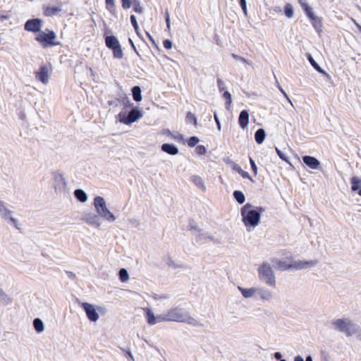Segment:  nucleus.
<instances>
[{"label":"nucleus","mask_w":361,"mask_h":361,"mask_svg":"<svg viewBox=\"0 0 361 361\" xmlns=\"http://www.w3.org/2000/svg\"><path fill=\"white\" fill-rule=\"evenodd\" d=\"M159 319V321L185 323L192 326H202V324L197 319L190 316L183 309L178 307L168 310L163 313V317Z\"/></svg>","instance_id":"1"},{"label":"nucleus","mask_w":361,"mask_h":361,"mask_svg":"<svg viewBox=\"0 0 361 361\" xmlns=\"http://www.w3.org/2000/svg\"><path fill=\"white\" fill-rule=\"evenodd\" d=\"M264 212V209L259 207L257 209H253V206L250 204H245L240 209V214L242 221L245 226L247 227V231L250 228L256 227L260 221L261 212Z\"/></svg>","instance_id":"2"},{"label":"nucleus","mask_w":361,"mask_h":361,"mask_svg":"<svg viewBox=\"0 0 361 361\" xmlns=\"http://www.w3.org/2000/svg\"><path fill=\"white\" fill-rule=\"evenodd\" d=\"M334 329L339 332L344 333L347 337L360 331V327L348 318H341L332 322Z\"/></svg>","instance_id":"3"},{"label":"nucleus","mask_w":361,"mask_h":361,"mask_svg":"<svg viewBox=\"0 0 361 361\" xmlns=\"http://www.w3.org/2000/svg\"><path fill=\"white\" fill-rule=\"evenodd\" d=\"M260 281L271 287L276 286V277L271 266L268 262L262 263L257 269Z\"/></svg>","instance_id":"4"},{"label":"nucleus","mask_w":361,"mask_h":361,"mask_svg":"<svg viewBox=\"0 0 361 361\" xmlns=\"http://www.w3.org/2000/svg\"><path fill=\"white\" fill-rule=\"evenodd\" d=\"M94 207L99 216H101L109 222H114L116 216L107 208L104 199L101 196H97L94 199Z\"/></svg>","instance_id":"5"},{"label":"nucleus","mask_w":361,"mask_h":361,"mask_svg":"<svg viewBox=\"0 0 361 361\" xmlns=\"http://www.w3.org/2000/svg\"><path fill=\"white\" fill-rule=\"evenodd\" d=\"M52 186L56 194H66L68 191V183L65 177L61 173H54Z\"/></svg>","instance_id":"6"},{"label":"nucleus","mask_w":361,"mask_h":361,"mask_svg":"<svg viewBox=\"0 0 361 361\" xmlns=\"http://www.w3.org/2000/svg\"><path fill=\"white\" fill-rule=\"evenodd\" d=\"M56 38V35L54 31H49L48 33L41 32L36 37V40L39 42L43 47L46 48L49 46L57 45L58 43L54 40Z\"/></svg>","instance_id":"7"},{"label":"nucleus","mask_w":361,"mask_h":361,"mask_svg":"<svg viewBox=\"0 0 361 361\" xmlns=\"http://www.w3.org/2000/svg\"><path fill=\"white\" fill-rule=\"evenodd\" d=\"M142 116V114L137 109H133L130 111L128 116H126L124 112H121L118 114L119 121L124 124H130L135 122Z\"/></svg>","instance_id":"8"},{"label":"nucleus","mask_w":361,"mask_h":361,"mask_svg":"<svg viewBox=\"0 0 361 361\" xmlns=\"http://www.w3.org/2000/svg\"><path fill=\"white\" fill-rule=\"evenodd\" d=\"M0 214L2 219L17 227L18 221L12 217L13 212L7 208L5 202L0 200Z\"/></svg>","instance_id":"9"},{"label":"nucleus","mask_w":361,"mask_h":361,"mask_svg":"<svg viewBox=\"0 0 361 361\" xmlns=\"http://www.w3.org/2000/svg\"><path fill=\"white\" fill-rule=\"evenodd\" d=\"M256 298L262 302H269L274 298V293L266 287H257Z\"/></svg>","instance_id":"10"},{"label":"nucleus","mask_w":361,"mask_h":361,"mask_svg":"<svg viewBox=\"0 0 361 361\" xmlns=\"http://www.w3.org/2000/svg\"><path fill=\"white\" fill-rule=\"evenodd\" d=\"M82 307L85 311L86 315L87 318L93 322H97L99 319V314L97 312V310L94 305L87 303L83 302L82 303Z\"/></svg>","instance_id":"11"},{"label":"nucleus","mask_w":361,"mask_h":361,"mask_svg":"<svg viewBox=\"0 0 361 361\" xmlns=\"http://www.w3.org/2000/svg\"><path fill=\"white\" fill-rule=\"evenodd\" d=\"M318 264L317 260H298L292 263V269L302 270L312 268Z\"/></svg>","instance_id":"12"},{"label":"nucleus","mask_w":361,"mask_h":361,"mask_svg":"<svg viewBox=\"0 0 361 361\" xmlns=\"http://www.w3.org/2000/svg\"><path fill=\"white\" fill-rule=\"evenodd\" d=\"M82 219L87 224L94 226L97 228H99L102 224L99 215L92 212L84 214Z\"/></svg>","instance_id":"13"},{"label":"nucleus","mask_w":361,"mask_h":361,"mask_svg":"<svg viewBox=\"0 0 361 361\" xmlns=\"http://www.w3.org/2000/svg\"><path fill=\"white\" fill-rule=\"evenodd\" d=\"M42 27V20L39 18L28 20L25 24V30L29 32H37Z\"/></svg>","instance_id":"14"},{"label":"nucleus","mask_w":361,"mask_h":361,"mask_svg":"<svg viewBox=\"0 0 361 361\" xmlns=\"http://www.w3.org/2000/svg\"><path fill=\"white\" fill-rule=\"evenodd\" d=\"M35 78L43 84H47L49 78L48 67L45 65L42 66L39 71L36 72Z\"/></svg>","instance_id":"15"},{"label":"nucleus","mask_w":361,"mask_h":361,"mask_svg":"<svg viewBox=\"0 0 361 361\" xmlns=\"http://www.w3.org/2000/svg\"><path fill=\"white\" fill-rule=\"evenodd\" d=\"M302 161L311 169H317L320 166L319 161L314 157L305 155L302 157Z\"/></svg>","instance_id":"16"},{"label":"nucleus","mask_w":361,"mask_h":361,"mask_svg":"<svg viewBox=\"0 0 361 361\" xmlns=\"http://www.w3.org/2000/svg\"><path fill=\"white\" fill-rule=\"evenodd\" d=\"M163 317V313L161 314H159L157 316H155L150 309L147 310L146 318H147V322L150 325H154V324H156L157 323L164 322V321H159V317Z\"/></svg>","instance_id":"17"},{"label":"nucleus","mask_w":361,"mask_h":361,"mask_svg":"<svg viewBox=\"0 0 361 361\" xmlns=\"http://www.w3.org/2000/svg\"><path fill=\"white\" fill-rule=\"evenodd\" d=\"M238 289L240 291L243 296L246 299L253 297L256 298L257 287L245 288L238 286Z\"/></svg>","instance_id":"18"},{"label":"nucleus","mask_w":361,"mask_h":361,"mask_svg":"<svg viewBox=\"0 0 361 361\" xmlns=\"http://www.w3.org/2000/svg\"><path fill=\"white\" fill-rule=\"evenodd\" d=\"M43 9H44V15L48 17L56 16L62 10L61 6H44Z\"/></svg>","instance_id":"19"},{"label":"nucleus","mask_w":361,"mask_h":361,"mask_svg":"<svg viewBox=\"0 0 361 361\" xmlns=\"http://www.w3.org/2000/svg\"><path fill=\"white\" fill-rule=\"evenodd\" d=\"M238 123L242 128H245L249 123V114L247 110H243L239 115Z\"/></svg>","instance_id":"20"},{"label":"nucleus","mask_w":361,"mask_h":361,"mask_svg":"<svg viewBox=\"0 0 361 361\" xmlns=\"http://www.w3.org/2000/svg\"><path fill=\"white\" fill-rule=\"evenodd\" d=\"M161 150L171 155H176L179 152L178 148L176 145L169 143L163 144L161 145Z\"/></svg>","instance_id":"21"},{"label":"nucleus","mask_w":361,"mask_h":361,"mask_svg":"<svg viewBox=\"0 0 361 361\" xmlns=\"http://www.w3.org/2000/svg\"><path fill=\"white\" fill-rule=\"evenodd\" d=\"M273 262L276 267L281 271H286L292 269V264H287L286 262L281 259H275Z\"/></svg>","instance_id":"22"},{"label":"nucleus","mask_w":361,"mask_h":361,"mask_svg":"<svg viewBox=\"0 0 361 361\" xmlns=\"http://www.w3.org/2000/svg\"><path fill=\"white\" fill-rule=\"evenodd\" d=\"M105 42L106 47L111 49L120 45V43L117 38L113 35L106 37Z\"/></svg>","instance_id":"23"},{"label":"nucleus","mask_w":361,"mask_h":361,"mask_svg":"<svg viewBox=\"0 0 361 361\" xmlns=\"http://www.w3.org/2000/svg\"><path fill=\"white\" fill-rule=\"evenodd\" d=\"M353 191L358 190V195L361 196V179L357 176H353L350 180Z\"/></svg>","instance_id":"24"},{"label":"nucleus","mask_w":361,"mask_h":361,"mask_svg":"<svg viewBox=\"0 0 361 361\" xmlns=\"http://www.w3.org/2000/svg\"><path fill=\"white\" fill-rule=\"evenodd\" d=\"M190 180L200 189L202 191L206 190V187L204 185V181L202 178L197 175H193L190 177Z\"/></svg>","instance_id":"25"},{"label":"nucleus","mask_w":361,"mask_h":361,"mask_svg":"<svg viewBox=\"0 0 361 361\" xmlns=\"http://www.w3.org/2000/svg\"><path fill=\"white\" fill-rule=\"evenodd\" d=\"M74 195L80 202H85L87 200V193L82 189H76L74 191Z\"/></svg>","instance_id":"26"},{"label":"nucleus","mask_w":361,"mask_h":361,"mask_svg":"<svg viewBox=\"0 0 361 361\" xmlns=\"http://www.w3.org/2000/svg\"><path fill=\"white\" fill-rule=\"evenodd\" d=\"M307 59L315 70H317L319 73H320L322 74L329 76V75L314 61V58L312 56L311 54H307Z\"/></svg>","instance_id":"27"},{"label":"nucleus","mask_w":361,"mask_h":361,"mask_svg":"<svg viewBox=\"0 0 361 361\" xmlns=\"http://www.w3.org/2000/svg\"><path fill=\"white\" fill-rule=\"evenodd\" d=\"M266 137L265 131L263 128L258 129L255 134V139L257 143L262 144Z\"/></svg>","instance_id":"28"},{"label":"nucleus","mask_w":361,"mask_h":361,"mask_svg":"<svg viewBox=\"0 0 361 361\" xmlns=\"http://www.w3.org/2000/svg\"><path fill=\"white\" fill-rule=\"evenodd\" d=\"M161 134L164 135H166L168 137H171V138H173V140H175L176 141L180 142L183 140V135H181V134L173 135L169 129H163L161 130Z\"/></svg>","instance_id":"29"},{"label":"nucleus","mask_w":361,"mask_h":361,"mask_svg":"<svg viewBox=\"0 0 361 361\" xmlns=\"http://www.w3.org/2000/svg\"><path fill=\"white\" fill-rule=\"evenodd\" d=\"M33 326L35 330L38 333H42L44 330V325L42 320L39 318H35L33 320Z\"/></svg>","instance_id":"30"},{"label":"nucleus","mask_w":361,"mask_h":361,"mask_svg":"<svg viewBox=\"0 0 361 361\" xmlns=\"http://www.w3.org/2000/svg\"><path fill=\"white\" fill-rule=\"evenodd\" d=\"M132 94L133 99L135 102H140L142 99V90L140 86H134L132 88Z\"/></svg>","instance_id":"31"},{"label":"nucleus","mask_w":361,"mask_h":361,"mask_svg":"<svg viewBox=\"0 0 361 361\" xmlns=\"http://www.w3.org/2000/svg\"><path fill=\"white\" fill-rule=\"evenodd\" d=\"M232 169L237 171L239 174H240L243 178H249L250 180H252V178L250 177V174L244 171L237 164L233 163Z\"/></svg>","instance_id":"32"},{"label":"nucleus","mask_w":361,"mask_h":361,"mask_svg":"<svg viewBox=\"0 0 361 361\" xmlns=\"http://www.w3.org/2000/svg\"><path fill=\"white\" fill-rule=\"evenodd\" d=\"M233 197L235 200L240 204H243L245 201V197L244 194L240 190H235L233 192Z\"/></svg>","instance_id":"33"},{"label":"nucleus","mask_w":361,"mask_h":361,"mask_svg":"<svg viewBox=\"0 0 361 361\" xmlns=\"http://www.w3.org/2000/svg\"><path fill=\"white\" fill-rule=\"evenodd\" d=\"M119 279L121 282H126L129 279V275L126 269H121L118 272Z\"/></svg>","instance_id":"34"},{"label":"nucleus","mask_w":361,"mask_h":361,"mask_svg":"<svg viewBox=\"0 0 361 361\" xmlns=\"http://www.w3.org/2000/svg\"><path fill=\"white\" fill-rule=\"evenodd\" d=\"M0 301L4 305H8L11 302V299L3 290H0Z\"/></svg>","instance_id":"35"},{"label":"nucleus","mask_w":361,"mask_h":361,"mask_svg":"<svg viewBox=\"0 0 361 361\" xmlns=\"http://www.w3.org/2000/svg\"><path fill=\"white\" fill-rule=\"evenodd\" d=\"M114 56L116 59H122L123 56L121 44L112 49Z\"/></svg>","instance_id":"36"},{"label":"nucleus","mask_w":361,"mask_h":361,"mask_svg":"<svg viewBox=\"0 0 361 361\" xmlns=\"http://www.w3.org/2000/svg\"><path fill=\"white\" fill-rule=\"evenodd\" d=\"M284 12L286 16L289 18H291L293 16V8L291 4H286L284 8Z\"/></svg>","instance_id":"37"},{"label":"nucleus","mask_w":361,"mask_h":361,"mask_svg":"<svg viewBox=\"0 0 361 361\" xmlns=\"http://www.w3.org/2000/svg\"><path fill=\"white\" fill-rule=\"evenodd\" d=\"M130 22L132 23V25L133 26L137 35L139 36V37H141L140 36V28H139V26H138V24H137V20H136V18L134 15H132L130 16Z\"/></svg>","instance_id":"38"},{"label":"nucleus","mask_w":361,"mask_h":361,"mask_svg":"<svg viewBox=\"0 0 361 361\" xmlns=\"http://www.w3.org/2000/svg\"><path fill=\"white\" fill-rule=\"evenodd\" d=\"M133 10L137 13H142L143 12V8L142 7L140 2L137 0H133Z\"/></svg>","instance_id":"39"},{"label":"nucleus","mask_w":361,"mask_h":361,"mask_svg":"<svg viewBox=\"0 0 361 361\" xmlns=\"http://www.w3.org/2000/svg\"><path fill=\"white\" fill-rule=\"evenodd\" d=\"M307 15V16L310 18V20H317L318 21V17L314 13L312 8H307L306 9V11L305 12Z\"/></svg>","instance_id":"40"},{"label":"nucleus","mask_w":361,"mask_h":361,"mask_svg":"<svg viewBox=\"0 0 361 361\" xmlns=\"http://www.w3.org/2000/svg\"><path fill=\"white\" fill-rule=\"evenodd\" d=\"M231 56H232L234 59L238 60V61H241V62H243V63H246V64H247V65H249V66H252V62H251L250 61H248V60H247L246 59H245V58H243V57H242V56H238V55H237V54H231Z\"/></svg>","instance_id":"41"},{"label":"nucleus","mask_w":361,"mask_h":361,"mask_svg":"<svg viewBox=\"0 0 361 361\" xmlns=\"http://www.w3.org/2000/svg\"><path fill=\"white\" fill-rule=\"evenodd\" d=\"M186 121L188 123H192L195 126L197 125V118L194 114L188 112L186 116Z\"/></svg>","instance_id":"42"},{"label":"nucleus","mask_w":361,"mask_h":361,"mask_svg":"<svg viewBox=\"0 0 361 361\" xmlns=\"http://www.w3.org/2000/svg\"><path fill=\"white\" fill-rule=\"evenodd\" d=\"M199 142V138L196 136H192L190 137L188 141V145L189 147H195Z\"/></svg>","instance_id":"43"},{"label":"nucleus","mask_w":361,"mask_h":361,"mask_svg":"<svg viewBox=\"0 0 361 361\" xmlns=\"http://www.w3.org/2000/svg\"><path fill=\"white\" fill-rule=\"evenodd\" d=\"M276 152L279 157L283 161H285L287 163L290 164V161L288 160V157L280 149H279L277 147H276Z\"/></svg>","instance_id":"44"},{"label":"nucleus","mask_w":361,"mask_h":361,"mask_svg":"<svg viewBox=\"0 0 361 361\" xmlns=\"http://www.w3.org/2000/svg\"><path fill=\"white\" fill-rule=\"evenodd\" d=\"M206 148L203 145H198L196 148H195V152H196V154H198V155H203L206 153Z\"/></svg>","instance_id":"45"},{"label":"nucleus","mask_w":361,"mask_h":361,"mask_svg":"<svg viewBox=\"0 0 361 361\" xmlns=\"http://www.w3.org/2000/svg\"><path fill=\"white\" fill-rule=\"evenodd\" d=\"M206 239L212 240L213 238L212 236L207 235L206 233H199L196 236V240H199V241H201L202 240H206Z\"/></svg>","instance_id":"46"},{"label":"nucleus","mask_w":361,"mask_h":361,"mask_svg":"<svg viewBox=\"0 0 361 361\" xmlns=\"http://www.w3.org/2000/svg\"><path fill=\"white\" fill-rule=\"evenodd\" d=\"M106 4V8L112 12V9L115 7L114 0H105Z\"/></svg>","instance_id":"47"},{"label":"nucleus","mask_w":361,"mask_h":361,"mask_svg":"<svg viewBox=\"0 0 361 361\" xmlns=\"http://www.w3.org/2000/svg\"><path fill=\"white\" fill-rule=\"evenodd\" d=\"M294 361H305L303 357L300 355H296L294 357ZM305 361H313L311 355H308L306 357Z\"/></svg>","instance_id":"48"},{"label":"nucleus","mask_w":361,"mask_h":361,"mask_svg":"<svg viewBox=\"0 0 361 361\" xmlns=\"http://www.w3.org/2000/svg\"><path fill=\"white\" fill-rule=\"evenodd\" d=\"M250 165H251V168L252 169V171H253L254 174L256 176L257 174V165H256L255 162L254 161V160L252 158H250Z\"/></svg>","instance_id":"49"},{"label":"nucleus","mask_w":361,"mask_h":361,"mask_svg":"<svg viewBox=\"0 0 361 361\" xmlns=\"http://www.w3.org/2000/svg\"><path fill=\"white\" fill-rule=\"evenodd\" d=\"M312 24L313 25V27L316 29V30H318L321 27H322V22H321V20L320 18L318 17V21L317 20H312Z\"/></svg>","instance_id":"50"},{"label":"nucleus","mask_w":361,"mask_h":361,"mask_svg":"<svg viewBox=\"0 0 361 361\" xmlns=\"http://www.w3.org/2000/svg\"><path fill=\"white\" fill-rule=\"evenodd\" d=\"M163 44L164 48H166V49H171L173 46L172 42L169 39H164L163 42Z\"/></svg>","instance_id":"51"},{"label":"nucleus","mask_w":361,"mask_h":361,"mask_svg":"<svg viewBox=\"0 0 361 361\" xmlns=\"http://www.w3.org/2000/svg\"><path fill=\"white\" fill-rule=\"evenodd\" d=\"M217 85L220 91L224 90L225 83L221 78L217 79Z\"/></svg>","instance_id":"52"},{"label":"nucleus","mask_w":361,"mask_h":361,"mask_svg":"<svg viewBox=\"0 0 361 361\" xmlns=\"http://www.w3.org/2000/svg\"><path fill=\"white\" fill-rule=\"evenodd\" d=\"M279 90L281 91V92L284 95V97L288 99V101L290 102V104L293 106L291 100L290 99L289 97L288 96L287 93L284 91V90L279 85H277Z\"/></svg>","instance_id":"53"},{"label":"nucleus","mask_w":361,"mask_h":361,"mask_svg":"<svg viewBox=\"0 0 361 361\" xmlns=\"http://www.w3.org/2000/svg\"><path fill=\"white\" fill-rule=\"evenodd\" d=\"M122 1V6L124 9H128L131 6V3L130 0H121Z\"/></svg>","instance_id":"54"},{"label":"nucleus","mask_w":361,"mask_h":361,"mask_svg":"<svg viewBox=\"0 0 361 361\" xmlns=\"http://www.w3.org/2000/svg\"><path fill=\"white\" fill-rule=\"evenodd\" d=\"M122 101V103L126 106H131V102H130V100L129 99L128 97L126 96L122 98L121 99Z\"/></svg>","instance_id":"55"},{"label":"nucleus","mask_w":361,"mask_h":361,"mask_svg":"<svg viewBox=\"0 0 361 361\" xmlns=\"http://www.w3.org/2000/svg\"><path fill=\"white\" fill-rule=\"evenodd\" d=\"M214 120H215V122L216 123V126H217V128L219 130H221V123H220V121L218 118V116L216 114H214Z\"/></svg>","instance_id":"56"},{"label":"nucleus","mask_w":361,"mask_h":361,"mask_svg":"<svg viewBox=\"0 0 361 361\" xmlns=\"http://www.w3.org/2000/svg\"><path fill=\"white\" fill-rule=\"evenodd\" d=\"M128 41H129V43H130V46L132 47V48H133V50L135 51V52L138 56H140L139 52L137 51V49H136V47H135V44H134V42H133V40H132L130 38H129V39H128Z\"/></svg>","instance_id":"57"},{"label":"nucleus","mask_w":361,"mask_h":361,"mask_svg":"<svg viewBox=\"0 0 361 361\" xmlns=\"http://www.w3.org/2000/svg\"><path fill=\"white\" fill-rule=\"evenodd\" d=\"M223 97L226 100L231 99V94L228 91H225L223 94Z\"/></svg>","instance_id":"58"},{"label":"nucleus","mask_w":361,"mask_h":361,"mask_svg":"<svg viewBox=\"0 0 361 361\" xmlns=\"http://www.w3.org/2000/svg\"><path fill=\"white\" fill-rule=\"evenodd\" d=\"M166 23L167 28L169 29L171 24H170V17H169V12H166Z\"/></svg>","instance_id":"59"},{"label":"nucleus","mask_w":361,"mask_h":361,"mask_svg":"<svg viewBox=\"0 0 361 361\" xmlns=\"http://www.w3.org/2000/svg\"><path fill=\"white\" fill-rule=\"evenodd\" d=\"M274 357L276 360H281L282 359V354L279 352H276L274 353Z\"/></svg>","instance_id":"60"},{"label":"nucleus","mask_w":361,"mask_h":361,"mask_svg":"<svg viewBox=\"0 0 361 361\" xmlns=\"http://www.w3.org/2000/svg\"><path fill=\"white\" fill-rule=\"evenodd\" d=\"M240 6H241V8H242V9L243 11V13H244L245 16H247V5H246V4H245L243 5L240 4Z\"/></svg>","instance_id":"61"},{"label":"nucleus","mask_w":361,"mask_h":361,"mask_svg":"<svg viewBox=\"0 0 361 361\" xmlns=\"http://www.w3.org/2000/svg\"><path fill=\"white\" fill-rule=\"evenodd\" d=\"M240 6H241V8H242V9L243 11V13H244L245 16H247V5H246V4H245L243 5L240 4Z\"/></svg>","instance_id":"62"},{"label":"nucleus","mask_w":361,"mask_h":361,"mask_svg":"<svg viewBox=\"0 0 361 361\" xmlns=\"http://www.w3.org/2000/svg\"><path fill=\"white\" fill-rule=\"evenodd\" d=\"M301 6H302V9H303V11H304L305 12L306 11L307 8H311V7H310L307 4H306V3H302V4H301Z\"/></svg>","instance_id":"63"},{"label":"nucleus","mask_w":361,"mask_h":361,"mask_svg":"<svg viewBox=\"0 0 361 361\" xmlns=\"http://www.w3.org/2000/svg\"><path fill=\"white\" fill-rule=\"evenodd\" d=\"M231 99H229V100H226V103H225V106H226V109H230V106H231Z\"/></svg>","instance_id":"64"}]
</instances>
